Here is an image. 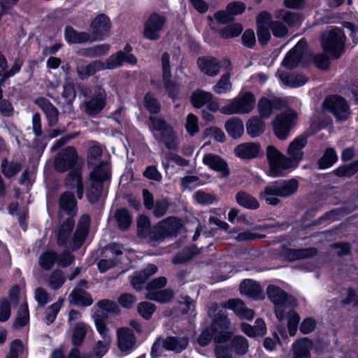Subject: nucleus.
Wrapping results in <instances>:
<instances>
[{
	"label": "nucleus",
	"mask_w": 358,
	"mask_h": 358,
	"mask_svg": "<svg viewBox=\"0 0 358 358\" xmlns=\"http://www.w3.org/2000/svg\"><path fill=\"white\" fill-rule=\"evenodd\" d=\"M59 206L61 209L65 211L69 215L74 213L76 202L73 194L69 192L64 193L60 197Z\"/></svg>",
	"instance_id": "a19ab883"
},
{
	"label": "nucleus",
	"mask_w": 358,
	"mask_h": 358,
	"mask_svg": "<svg viewBox=\"0 0 358 358\" xmlns=\"http://www.w3.org/2000/svg\"><path fill=\"white\" fill-rule=\"evenodd\" d=\"M325 110L334 114L338 120H345L350 115L349 106L344 99L339 96L327 98L323 103Z\"/></svg>",
	"instance_id": "4468645a"
},
{
	"label": "nucleus",
	"mask_w": 358,
	"mask_h": 358,
	"mask_svg": "<svg viewBox=\"0 0 358 358\" xmlns=\"http://www.w3.org/2000/svg\"><path fill=\"white\" fill-rule=\"evenodd\" d=\"M296 113L292 110H287L277 115L273 122L275 135L280 140L287 138L290 130L296 122Z\"/></svg>",
	"instance_id": "9b49d317"
},
{
	"label": "nucleus",
	"mask_w": 358,
	"mask_h": 358,
	"mask_svg": "<svg viewBox=\"0 0 358 358\" xmlns=\"http://www.w3.org/2000/svg\"><path fill=\"white\" fill-rule=\"evenodd\" d=\"M57 260H58L57 253L48 251L40 256L38 263L43 269L49 270L54 266Z\"/></svg>",
	"instance_id": "de8ad7c7"
},
{
	"label": "nucleus",
	"mask_w": 358,
	"mask_h": 358,
	"mask_svg": "<svg viewBox=\"0 0 358 358\" xmlns=\"http://www.w3.org/2000/svg\"><path fill=\"white\" fill-rule=\"evenodd\" d=\"M106 94L99 92L88 102L86 103V112L90 115L99 113L105 106Z\"/></svg>",
	"instance_id": "72a5a7b5"
},
{
	"label": "nucleus",
	"mask_w": 358,
	"mask_h": 358,
	"mask_svg": "<svg viewBox=\"0 0 358 358\" xmlns=\"http://www.w3.org/2000/svg\"><path fill=\"white\" fill-rule=\"evenodd\" d=\"M231 90V83L229 73L224 74L213 87V91L217 94H225L230 92Z\"/></svg>",
	"instance_id": "603ef678"
},
{
	"label": "nucleus",
	"mask_w": 358,
	"mask_h": 358,
	"mask_svg": "<svg viewBox=\"0 0 358 358\" xmlns=\"http://www.w3.org/2000/svg\"><path fill=\"white\" fill-rule=\"evenodd\" d=\"M166 284V279L160 277L151 281L147 287L148 293L146 298L159 303H166L173 296V293L170 289L161 290Z\"/></svg>",
	"instance_id": "ddd939ff"
},
{
	"label": "nucleus",
	"mask_w": 358,
	"mask_h": 358,
	"mask_svg": "<svg viewBox=\"0 0 358 358\" xmlns=\"http://www.w3.org/2000/svg\"><path fill=\"white\" fill-rule=\"evenodd\" d=\"M21 166L19 163L8 162L6 159L1 162V171L6 178H11L18 173Z\"/></svg>",
	"instance_id": "6e6d98bb"
},
{
	"label": "nucleus",
	"mask_w": 358,
	"mask_h": 358,
	"mask_svg": "<svg viewBox=\"0 0 358 358\" xmlns=\"http://www.w3.org/2000/svg\"><path fill=\"white\" fill-rule=\"evenodd\" d=\"M345 36L338 27H334L322 36V46L329 56L339 57L345 50Z\"/></svg>",
	"instance_id": "6e6552de"
},
{
	"label": "nucleus",
	"mask_w": 358,
	"mask_h": 358,
	"mask_svg": "<svg viewBox=\"0 0 358 358\" xmlns=\"http://www.w3.org/2000/svg\"><path fill=\"white\" fill-rule=\"evenodd\" d=\"M227 309H231L241 319L252 320L255 317L254 311L248 308L240 299H230L222 305L213 304L208 314L214 318L210 328L203 330L199 336L197 341L200 345H207L213 338L216 343L221 344L227 341L228 336L226 330L229 325L225 315Z\"/></svg>",
	"instance_id": "f257e3e1"
},
{
	"label": "nucleus",
	"mask_w": 358,
	"mask_h": 358,
	"mask_svg": "<svg viewBox=\"0 0 358 358\" xmlns=\"http://www.w3.org/2000/svg\"><path fill=\"white\" fill-rule=\"evenodd\" d=\"M241 294L250 298L258 299L262 296V290L260 285L252 280H245L240 285Z\"/></svg>",
	"instance_id": "2f4dec72"
},
{
	"label": "nucleus",
	"mask_w": 358,
	"mask_h": 358,
	"mask_svg": "<svg viewBox=\"0 0 358 358\" xmlns=\"http://www.w3.org/2000/svg\"><path fill=\"white\" fill-rule=\"evenodd\" d=\"M65 276L62 271H53L48 278V284L51 289H58L65 282Z\"/></svg>",
	"instance_id": "5fc2aeb1"
},
{
	"label": "nucleus",
	"mask_w": 358,
	"mask_h": 358,
	"mask_svg": "<svg viewBox=\"0 0 358 358\" xmlns=\"http://www.w3.org/2000/svg\"><path fill=\"white\" fill-rule=\"evenodd\" d=\"M236 202L241 206L248 209H257L259 208V204L257 200L245 192H239L236 195Z\"/></svg>",
	"instance_id": "58836bf2"
},
{
	"label": "nucleus",
	"mask_w": 358,
	"mask_h": 358,
	"mask_svg": "<svg viewBox=\"0 0 358 358\" xmlns=\"http://www.w3.org/2000/svg\"><path fill=\"white\" fill-rule=\"evenodd\" d=\"M111 341L97 340L92 348L90 358H102L108 351Z\"/></svg>",
	"instance_id": "37998d69"
},
{
	"label": "nucleus",
	"mask_w": 358,
	"mask_h": 358,
	"mask_svg": "<svg viewBox=\"0 0 358 358\" xmlns=\"http://www.w3.org/2000/svg\"><path fill=\"white\" fill-rule=\"evenodd\" d=\"M241 330L249 337L263 336L266 334V327L262 319H257L255 326L243 322L241 324Z\"/></svg>",
	"instance_id": "c756f323"
},
{
	"label": "nucleus",
	"mask_w": 358,
	"mask_h": 358,
	"mask_svg": "<svg viewBox=\"0 0 358 358\" xmlns=\"http://www.w3.org/2000/svg\"><path fill=\"white\" fill-rule=\"evenodd\" d=\"M191 102L195 108H198L206 105L213 112L217 111L219 108V103L213 99V94L201 90L193 92L191 96Z\"/></svg>",
	"instance_id": "6ab92c4d"
},
{
	"label": "nucleus",
	"mask_w": 358,
	"mask_h": 358,
	"mask_svg": "<svg viewBox=\"0 0 358 358\" xmlns=\"http://www.w3.org/2000/svg\"><path fill=\"white\" fill-rule=\"evenodd\" d=\"M267 295L273 302L275 313L279 321L287 316V328L291 336H294L297 331L300 320L299 315L292 310L296 306L294 297L287 295L283 290L275 285H269L266 289Z\"/></svg>",
	"instance_id": "f03ea898"
},
{
	"label": "nucleus",
	"mask_w": 358,
	"mask_h": 358,
	"mask_svg": "<svg viewBox=\"0 0 358 358\" xmlns=\"http://www.w3.org/2000/svg\"><path fill=\"white\" fill-rule=\"evenodd\" d=\"M193 198L194 201L201 205H209L217 201V196L215 194L207 192L203 190L196 192Z\"/></svg>",
	"instance_id": "8fccbe9b"
},
{
	"label": "nucleus",
	"mask_w": 358,
	"mask_h": 358,
	"mask_svg": "<svg viewBox=\"0 0 358 358\" xmlns=\"http://www.w3.org/2000/svg\"><path fill=\"white\" fill-rule=\"evenodd\" d=\"M66 185L71 188H76L77 196L81 199L83 195V183L82 174L80 170H71L69 173L66 181Z\"/></svg>",
	"instance_id": "473e14b6"
},
{
	"label": "nucleus",
	"mask_w": 358,
	"mask_h": 358,
	"mask_svg": "<svg viewBox=\"0 0 358 358\" xmlns=\"http://www.w3.org/2000/svg\"><path fill=\"white\" fill-rule=\"evenodd\" d=\"M110 50V45L106 43L94 45L84 49L80 52V55L88 57H98L105 55Z\"/></svg>",
	"instance_id": "79ce46f5"
},
{
	"label": "nucleus",
	"mask_w": 358,
	"mask_h": 358,
	"mask_svg": "<svg viewBox=\"0 0 358 358\" xmlns=\"http://www.w3.org/2000/svg\"><path fill=\"white\" fill-rule=\"evenodd\" d=\"M202 162L210 169L220 173L223 177H226L229 174L227 163L217 155L213 153L206 154L202 159Z\"/></svg>",
	"instance_id": "393cba45"
},
{
	"label": "nucleus",
	"mask_w": 358,
	"mask_h": 358,
	"mask_svg": "<svg viewBox=\"0 0 358 358\" xmlns=\"http://www.w3.org/2000/svg\"><path fill=\"white\" fill-rule=\"evenodd\" d=\"M116 220L119 227L125 230L128 229L131 223V217L126 209H120L116 213Z\"/></svg>",
	"instance_id": "13d9d810"
},
{
	"label": "nucleus",
	"mask_w": 358,
	"mask_h": 358,
	"mask_svg": "<svg viewBox=\"0 0 358 358\" xmlns=\"http://www.w3.org/2000/svg\"><path fill=\"white\" fill-rule=\"evenodd\" d=\"M110 177V168L106 162H101L90 173L92 187L87 194L90 202L94 203L100 196L101 184Z\"/></svg>",
	"instance_id": "9d476101"
},
{
	"label": "nucleus",
	"mask_w": 358,
	"mask_h": 358,
	"mask_svg": "<svg viewBox=\"0 0 358 358\" xmlns=\"http://www.w3.org/2000/svg\"><path fill=\"white\" fill-rule=\"evenodd\" d=\"M278 16L289 26H295L300 24L302 19L299 13H291L286 10H280Z\"/></svg>",
	"instance_id": "864d4df0"
},
{
	"label": "nucleus",
	"mask_w": 358,
	"mask_h": 358,
	"mask_svg": "<svg viewBox=\"0 0 358 358\" xmlns=\"http://www.w3.org/2000/svg\"><path fill=\"white\" fill-rule=\"evenodd\" d=\"M117 346L121 352L129 353L134 350L136 337L128 327L119 328L117 330Z\"/></svg>",
	"instance_id": "aec40b11"
},
{
	"label": "nucleus",
	"mask_w": 358,
	"mask_h": 358,
	"mask_svg": "<svg viewBox=\"0 0 358 358\" xmlns=\"http://www.w3.org/2000/svg\"><path fill=\"white\" fill-rule=\"evenodd\" d=\"M257 36L259 43L265 44L271 38L270 29L276 37H282L287 32V27L280 22L271 21V15L265 11L259 14L257 17Z\"/></svg>",
	"instance_id": "423d86ee"
},
{
	"label": "nucleus",
	"mask_w": 358,
	"mask_h": 358,
	"mask_svg": "<svg viewBox=\"0 0 358 358\" xmlns=\"http://www.w3.org/2000/svg\"><path fill=\"white\" fill-rule=\"evenodd\" d=\"M157 271V267L154 264H150L145 269L135 273L131 280L133 287L136 290L141 289L148 277Z\"/></svg>",
	"instance_id": "cd10ccee"
},
{
	"label": "nucleus",
	"mask_w": 358,
	"mask_h": 358,
	"mask_svg": "<svg viewBox=\"0 0 358 358\" xmlns=\"http://www.w3.org/2000/svg\"><path fill=\"white\" fill-rule=\"evenodd\" d=\"M255 103V98L251 92L240 94L223 107L220 112L224 115L245 114L251 112Z\"/></svg>",
	"instance_id": "1a4fd4ad"
},
{
	"label": "nucleus",
	"mask_w": 358,
	"mask_h": 358,
	"mask_svg": "<svg viewBox=\"0 0 358 358\" xmlns=\"http://www.w3.org/2000/svg\"><path fill=\"white\" fill-rule=\"evenodd\" d=\"M266 158L268 164V175L271 177H281L296 167L287 156L283 155L273 145L266 148Z\"/></svg>",
	"instance_id": "0eeeda50"
},
{
	"label": "nucleus",
	"mask_w": 358,
	"mask_h": 358,
	"mask_svg": "<svg viewBox=\"0 0 358 358\" xmlns=\"http://www.w3.org/2000/svg\"><path fill=\"white\" fill-rule=\"evenodd\" d=\"M280 78L285 85L292 87H300L307 82L306 78L301 75L280 73Z\"/></svg>",
	"instance_id": "a18cd8bd"
},
{
	"label": "nucleus",
	"mask_w": 358,
	"mask_h": 358,
	"mask_svg": "<svg viewBox=\"0 0 358 358\" xmlns=\"http://www.w3.org/2000/svg\"><path fill=\"white\" fill-rule=\"evenodd\" d=\"M285 102L278 98L268 99L262 97L258 102V111L262 118H268L271 116L273 110H279L283 108Z\"/></svg>",
	"instance_id": "5701e85b"
},
{
	"label": "nucleus",
	"mask_w": 358,
	"mask_h": 358,
	"mask_svg": "<svg viewBox=\"0 0 358 358\" xmlns=\"http://www.w3.org/2000/svg\"><path fill=\"white\" fill-rule=\"evenodd\" d=\"M307 145V138L305 136L296 137L289 145L287 149V156L296 168L303 158V149Z\"/></svg>",
	"instance_id": "a211bd4d"
},
{
	"label": "nucleus",
	"mask_w": 358,
	"mask_h": 358,
	"mask_svg": "<svg viewBox=\"0 0 358 358\" xmlns=\"http://www.w3.org/2000/svg\"><path fill=\"white\" fill-rule=\"evenodd\" d=\"M185 127L189 136H193L196 134H197L199 131V121L197 117L192 113L187 115L186 117Z\"/></svg>",
	"instance_id": "052dcab7"
},
{
	"label": "nucleus",
	"mask_w": 358,
	"mask_h": 358,
	"mask_svg": "<svg viewBox=\"0 0 358 358\" xmlns=\"http://www.w3.org/2000/svg\"><path fill=\"white\" fill-rule=\"evenodd\" d=\"M153 229L150 228L149 219L145 215H141L138 219V234L140 236L152 241Z\"/></svg>",
	"instance_id": "c03bdc74"
},
{
	"label": "nucleus",
	"mask_w": 358,
	"mask_h": 358,
	"mask_svg": "<svg viewBox=\"0 0 358 358\" xmlns=\"http://www.w3.org/2000/svg\"><path fill=\"white\" fill-rule=\"evenodd\" d=\"M245 10V5L241 1L229 3L225 10L217 12L215 18L220 23L226 24L233 20L235 15L242 14Z\"/></svg>",
	"instance_id": "412c9836"
},
{
	"label": "nucleus",
	"mask_w": 358,
	"mask_h": 358,
	"mask_svg": "<svg viewBox=\"0 0 358 358\" xmlns=\"http://www.w3.org/2000/svg\"><path fill=\"white\" fill-rule=\"evenodd\" d=\"M78 159V155L76 149L71 146L67 147L56 156L54 162L55 169L59 172H65L74 167Z\"/></svg>",
	"instance_id": "2eb2a0df"
},
{
	"label": "nucleus",
	"mask_w": 358,
	"mask_h": 358,
	"mask_svg": "<svg viewBox=\"0 0 358 358\" xmlns=\"http://www.w3.org/2000/svg\"><path fill=\"white\" fill-rule=\"evenodd\" d=\"M137 309L141 317L145 320H149L151 318L153 313L155 311L156 308L153 303L143 301L138 303Z\"/></svg>",
	"instance_id": "e2e57ef3"
},
{
	"label": "nucleus",
	"mask_w": 358,
	"mask_h": 358,
	"mask_svg": "<svg viewBox=\"0 0 358 358\" xmlns=\"http://www.w3.org/2000/svg\"><path fill=\"white\" fill-rule=\"evenodd\" d=\"M34 103L43 111L49 127H54L58 122L59 111L48 99L43 97L36 99Z\"/></svg>",
	"instance_id": "b1692460"
},
{
	"label": "nucleus",
	"mask_w": 358,
	"mask_h": 358,
	"mask_svg": "<svg viewBox=\"0 0 358 358\" xmlns=\"http://www.w3.org/2000/svg\"><path fill=\"white\" fill-rule=\"evenodd\" d=\"M143 104L145 108L151 113H157L159 111V103L150 93H147L145 94Z\"/></svg>",
	"instance_id": "338daca9"
},
{
	"label": "nucleus",
	"mask_w": 358,
	"mask_h": 358,
	"mask_svg": "<svg viewBox=\"0 0 358 358\" xmlns=\"http://www.w3.org/2000/svg\"><path fill=\"white\" fill-rule=\"evenodd\" d=\"M231 345L235 352L240 355L245 354L248 350L247 339L241 336H235L232 340Z\"/></svg>",
	"instance_id": "bf43d9fd"
},
{
	"label": "nucleus",
	"mask_w": 358,
	"mask_h": 358,
	"mask_svg": "<svg viewBox=\"0 0 358 358\" xmlns=\"http://www.w3.org/2000/svg\"><path fill=\"white\" fill-rule=\"evenodd\" d=\"M243 31L240 24H234L222 29L219 34L223 38H234L239 36Z\"/></svg>",
	"instance_id": "4d7b16f0"
},
{
	"label": "nucleus",
	"mask_w": 358,
	"mask_h": 358,
	"mask_svg": "<svg viewBox=\"0 0 358 358\" xmlns=\"http://www.w3.org/2000/svg\"><path fill=\"white\" fill-rule=\"evenodd\" d=\"M337 159L336 151L333 148H328L318 161V166L322 169H327L331 167Z\"/></svg>",
	"instance_id": "49530a36"
},
{
	"label": "nucleus",
	"mask_w": 358,
	"mask_h": 358,
	"mask_svg": "<svg viewBox=\"0 0 358 358\" xmlns=\"http://www.w3.org/2000/svg\"><path fill=\"white\" fill-rule=\"evenodd\" d=\"M72 329V343L74 345H80L86 336L89 326L84 322L76 324Z\"/></svg>",
	"instance_id": "ea45409f"
},
{
	"label": "nucleus",
	"mask_w": 358,
	"mask_h": 358,
	"mask_svg": "<svg viewBox=\"0 0 358 358\" xmlns=\"http://www.w3.org/2000/svg\"><path fill=\"white\" fill-rule=\"evenodd\" d=\"M90 218L88 215H83L78 222L76 233L71 241H69L71 233L74 227V221L69 217L60 224L57 230V241L59 245H64L69 243L73 250L78 248L84 242L87 234Z\"/></svg>",
	"instance_id": "20e7f679"
},
{
	"label": "nucleus",
	"mask_w": 358,
	"mask_h": 358,
	"mask_svg": "<svg viewBox=\"0 0 358 358\" xmlns=\"http://www.w3.org/2000/svg\"><path fill=\"white\" fill-rule=\"evenodd\" d=\"M299 187L298 181L292 178L280 180L268 185L264 190L259 194V198L267 204L275 206L279 203L278 197H287L294 194Z\"/></svg>",
	"instance_id": "39448f33"
},
{
	"label": "nucleus",
	"mask_w": 358,
	"mask_h": 358,
	"mask_svg": "<svg viewBox=\"0 0 358 358\" xmlns=\"http://www.w3.org/2000/svg\"><path fill=\"white\" fill-rule=\"evenodd\" d=\"M71 303L80 306H89L93 303L91 296L84 289L75 287L69 295Z\"/></svg>",
	"instance_id": "7c9ffc66"
},
{
	"label": "nucleus",
	"mask_w": 358,
	"mask_h": 358,
	"mask_svg": "<svg viewBox=\"0 0 358 358\" xmlns=\"http://www.w3.org/2000/svg\"><path fill=\"white\" fill-rule=\"evenodd\" d=\"M197 64L201 71L208 76H215L220 69L218 61L210 57H204L198 59Z\"/></svg>",
	"instance_id": "bb28decb"
},
{
	"label": "nucleus",
	"mask_w": 358,
	"mask_h": 358,
	"mask_svg": "<svg viewBox=\"0 0 358 358\" xmlns=\"http://www.w3.org/2000/svg\"><path fill=\"white\" fill-rule=\"evenodd\" d=\"M94 324L96 329L101 338V340L112 342V336L108 329L106 327L105 322L102 320L94 317Z\"/></svg>",
	"instance_id": "69168bd1"
},
{
	"label": "nucleus",
	"mask_w": 358,
	"mask_h": 358,
	"mask_svg": "<svg viewBox=\"0 0 358 358\" xmlns=\"http://www.w3.org/2000/svg\"><path fill=\"white\" fill-rule=\"evenodd\" d=\"M228 134L233 138H239L243 134L244 125L241 120L238 117H231L224 125Z\"/></svg>",
	"instance_id": "f704fd0d"
},
{
	"label": "nucleus",
	"mask_w": 358,
	"mask_h": 358,
	"mask_svg": "<svg viewBox=\"0 0 358 358\" xmlns=\"http://www.w3.org/2000/svg\"><path fill=\"white\" fill-rule=\"evenodd\" d=\"M63 302L64 300L60 299L47 308L44 318V322L47 324H50L55 321L59 311L63 305Z\"/></svg>",
	"instance_id": "3c124183"
},
{
	"label": "nucleus",
	"mask_w": 358,
	"mask_h": 358,
	"mask_svg": "<svg viewBox=\"0 0 358 358\" xmlns=\"http://www.w3.org/2000/svg\"><path fill=\"white\" fill-rule=\"evenodd\" d=\"M313 343L307 338L297 340L292 345L293 358H310Z\"/></svg>",
	"instance_id": "c85d7f7f"
},
{
	"label": "nucleus",
	"mask_w": 358,
	"mask_h": 358,
	"mask_svg": "<svg viewBox=\"0 0 358 358\" xmlns=\"http://www.w3.org/2000/svg\"><path fill=\"white\" fill-rule=\"evenodd\" d=\"M166 20L164 17L157 13H152L144 24L143 35L149 40L159 38V33L162 30Z\"/></svg>",
	"instance_id": "f3484780"
},
{
	"label": "nucleus",
	"mask_w": 358,
	"mask_h": 358,
	"mask_svg": "<svg viewBox=\"0 0 358 358\" xmlns=\"http://www.w3.org/2000/svg\"><path fill=\"white\" fill-rule=\"evenodd\" d=\"M307 43L301 39L284 58L282 64L287 69H291L299 64H306L310 55L306 52Z\"/></svg>",
	"instance_id": "f8f14e48"
},
{
	"label": "nucleus",
	"mask_w": 358,
	"mask_h": 358,
	"mask_svg": "<svg viewBox=\"0 0 358 358\" xmlns=\"http://www.w3.org/2000/svg\"><path fill=\"white\" fill-rule=\"evenodd\" d=\"M265 129L264 122L257 117H252L246 123V131L248 134L255 138L259 136Z\"/></svg>",
	"instance_id": "4c0bfd02"
},
{
	"label": "nucleus",
	"mask_w": 358,
	"mask_h": 358,
	"mask_svg": "<svg viewBox=\"0 0 358 358\" xmlns=\"http://www.w3.org/2000/svg\"><path fill=\"white\" fill-rule=\"evenodd\" d=\"M131 48L127 45L124 51H119L111 55L105 61L95 60L86 64L85 62L80 61L77 66V72L80 78L83 79L92 76L99 71L105 69H114L122 66L124 63L134 64L136 63V58L130 54Z\"/></svg>",
	"instance_id": "7ed1b4c3"
},
{
	"label": "nucleus",
	"mask_w": 358,
	"mask_h": 358,
	"mask_svg": "<svg viewBox=\"0 0 358 358\" xmlns=\"http://www.w3.org/2000/svg\"><path fill=\"white\" fill-rule=\"evenodd\" d=\"M65 39L69 43H82L91 41V36L86 32H78L71 27L65 29Z\"/></svg>",
	"instance_id": "e433bc0d"
},
{
	"label": "nucleus",
	"mask_w": 358,
	"mask_h": 358,
	"mask_svg": "<svg viewBox=\"0 0 358 358\" xmlns=\"http://www.w3.org/2000/svg\"><path fill=\"white\" fill-rule=\"evenodd\" d=\"M110 28V22L109 18L103 14L98 15L92 20L90 25L91 41L101 39Z\"/></svg>",
	"instance_id": "4be33fe9"
},
{
	"label": "nucleus",
	"mask_w": 358,
	"mask_h": 358,
	"mask_svg": "<svg viewBox=\"0 0 358 358\" xmlns=\"http://www.w3.org/2000/svg\"><path fill=\"white\" fill-rule=\"evenodd\" d=\"M29 320V315L27 305L26 303H23L18 310L17 317L13 324V327L15 329H20L28 323Z\"/></svg>",
	"instance_id": "09e8293b"
},
{
	"label": "nucleus",
	"mask_w": 358,
	"mask_h": 358,
	"mask_svg": "<svg viewBox=\"0 0 358 358\" xmlns=\"http://www.w3.org/2000/svg\"><path fill=\"white\" fill-rule=\"evenodd\" d=\"M161 135L162 136L164 141L169 149L173 150L178 146V140L171 127L166 129V131Z\"/></svg>",
	"instance_id": "0e129e2a"
},
{
	"label": "nucleus",
	"mask_w": 358,
	"mask_h": 358,
	"mask_svg": "<svg viewBox=\"0 0 358 358\" xmlns=\"http://www.w3.org/2000/svg\"><path fill=\"white\" fill-rule=\"evenodd\" d=\"M336 173L341 177H350L358 171V160L353 164L345 165L336 169Z\"/></svg>",
	"instance_id": "774afa93"
},
{
	"label": "nucleus",
	"mask_w": 358,
	"mask_h": 358,
	"mask_svg": "<svg viewBox=\"0 0 358 358\" xmlns=\"http://www.w3.org/2000/svg\"><path fill=\"white\" fill-rule=\"evenodd\" d=\"M316 254V250L314 248H306L299 250H292L289 251V259L292 261L304 259L312 257Z\"/></svg>",
	"instance_id": "680f3d73"
},
{
	"label": "nucleus",
	"mask_w": 358,
	"mask_h": 358,
	"mask_svg": "<svg viewBox=\"0 0 358 358\" xmlns=\"http://www.w3.org/2000/svg\"><path fill=\"white\" fill-rule=\"evenodd\" d=\"M260 145L257 143H245L238 145L234 149L235 155L241 159H250L257 157Z\"/></svg>",
	"instance_id": "a878e982"
},
{
	"label": "nucleus",
	"mask_w": 358,
	"mask_h": 358,
	"mask_svg": "<svg viewBox=\"0 0 358 358\" xmlns=\"http://www.w3.org/2000/svg\"><path fill=\"white\" fill-rule=\"evenodd\" d=\"M188 344V340L185 337H168L163 341V347L168 350L180 352L185 350Z\"/></svg>",
	"instance_id": "c9c22d12"
},
{
	"label": "nucleus",
	"mask_w": 358,
	"mask_h": 358,
	"mask_svg": "<svg viewBox=\"0 0 358 358\" xmlns=\"http://www.w3.org/2000/svg\"><path fill=\"white\" fill-rule=\"evenodd\" d=\"M181 227L180 220L176 217H169L159 222L153 228L152 241L161 239L173 234Z\"/></svg>",
	"instance_id": "dca6fc26"
}]
</instances>
